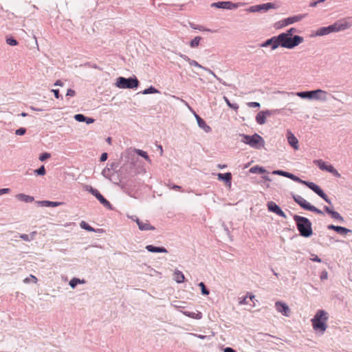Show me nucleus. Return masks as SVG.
Instances as JSON below:
<instances>
[{"label": "nucleus", "mask_w": 352, "mask_h": 352, "mask_svg": "<svg viewBox=\"0 0 352 352\" xmlns=\"http://www.w3.org/2000/svg\"><path fill=\"white\" fill-rule=\"evenodd\" d=\"M329 34L345 31L352 27V17H344L327 26Z\"/></svg>", "instance_id": "f257e3e1"}, {"label": "nucleus", "mask_w": 352, "mask_h": 352, "mask_svg": "<svg viewBox=\"0 0 352 352\" xmlns=\"http://www.w3.org/2000/svg\"><path fill=\"white\" fill-rule=\"evenodd\" d=\"M279 45L286 47L292 48L302 41V37L295 36L294 38L289 36V34H280L277 36Z\"/></svg>", "instance_id": "f03ea898"}, {"label": "nucleus", "mask_w": 352, "mask_h": 352, "mask_svg": "<svg viewBox=\"0 0 352 352\" xmlns=\"http://www.w3.org/2000/svg\"><path fill=\"white\" fill-rule=\"evenodd\" d=\"M241 136L242 138L241 141L243 143L250 145L252 148L258 149L264 146V140L263 138L257 133L251 136L242 134Z\"/></svg>", "instance_id": "7ed1b4c3"}, {"label": "nucleus", "mask_w": 352, "mask_h": 352, "mask_svg": "<svg viewBox=\"0 0 352 352\" xmlns=\"http://www.w3.org/2000/svg\"><path fill=\"white\" fill-rule=\"evenodd\" d=\"M327 318V313L323 310H319L314 318L311 320L314 328L320 329V330H326L327 328L326 324Z\"/></svg>", "instance_id": "20e7f679"}, {"label": "nucleus", "mask_w": 352, "mask_h": 352, "mask_svg": "<svg viewBox=\"0 0 352 352\" xmlns=\"http://www.w3.org/2000/svg\"><path fill=\"white\" fill-rule=\"evenodd\" d=\"M139 81L136 78H125L119 77L117 78L116 86L121 89H133L138 87Z\"/></svg>", "instance_id": "39448f33"}, {"label": "nucleus", "mask_w": 352, "mask_h": 352, "mask_svg": "<svg viewBox=\"0 0 352 352\" xmlns=\"http://www.w3.org/2000/svg\"><path fill=\"white\" fill-rule=\"evenodd\" d=\"M298 230L300 232V234L303 236H308V219L305 217L295 215L294 217Z\"/></svg>", "instance_id": "423d86ee"}, {"label": "nucleus", "mask_w": 352, "mask_h": 352, "mask_svg": "<svg viewBox=\"0 0 352 352\" xmlns=\"http://www.w3.org/2000/svg\"><path fill=\"white\" fill-rule=\"evenodd\" d=\"M313 163L316 164L322 170H325L327 172L332 173L334 176L336 177L340 176L338 170L331 164H328L322 160H314Z\"/></svg>", "instance_id": "0eeeda50"}, {"label": "nucleus", "mask_w": 352, "mask_h": 352, "mask_svg": "<svg viewBox=\"0 0 352 352\" xmlns=\"http://www.w3.org/2000/svg\"><path fill=\"white\" fill-rule=\"evenodd\" d=\"M329 94L322 89L309 91V100L318 101H326L328 99Z\"/></svg>", "instance_id": "6e6552de"}, {"label": "nucleus", "mask_w": 352, "mask_h": 352, "mask_svg": "<svg viewBox=\"0 0 352 352\" xmlns=\"http://www.w3.org/2000/svg\"><path fill=\"white\" fill-rule=\"evenodd\" d=\"M240 6H241V3H233L230 1H219V2H217V3H213L211 4V7L228 9V10L236 9L238 7H239Z\"/></svg>", "instance_id": "1a4fd4ad"}, {"label": "nucleus", "mask_w": 352, "mask_h": 352, "mask_svg": "<svg viewBox=\"0 0 352 352\" xmlns=\"http://www.w3.org/2000/svg\"><path fill=\"white\" fill-rule=\"evenodd\" d=\"M275 308L278 313H280L284 316L289 317L291 315V309H289V306L284 302H276Z\"/></svg>", "instance_id": "9d476101"}, {"label": "nucleus", "mask_w": 352, "mask_h": 352, "mask_svg": "<svg viewBox=\"0 0 352 352\" xmlns=\"http://www.w3.org/2000/svg\"><path fill=\"white\" fill-rule=\"evenodd\" d=\"M309 189L315 192L318 196L322 198L326 202L331 204V201L328 198L327 195L323 192V190L316 184L309 182Z\"/></svg>", "instance_id": "9b49d317"}, {"label": "nucleus", "mask_w": 352, "mask_h": 352, "mask_svg": "<svg viewBox=\"0 0 352 352\" xmlns=\"http://www.w3.org/2000/svg\"><path fill=\"white\" fill-rule=\"evenodd\" d=\"M90 192L94 195L97 199L105 207L111 208V205L109 201H107L100 193L96 190L91 188Z\"/></svg>", "instance_id": "f8f14e48"}, {"label": "nucleus", "mask_w": 352, "mask_h": 352, "mask_svg": "<svg viewBox=\"0 0 352 352\" xmlns=\"http://www.w3.org/2000/svg\"><path fill=\"white\" fill-rule=\"evenodd\" d=\"M327 228L329 230H333L336 232H337L338 234L346 236L349 233L352 232V230L350 229H348L344 227L339 226H334V225H329L327 226Z\"/></svg>", "instance_id": "ddd939ff"}, {"label": "nucleus", "mask_w": 352, "mask_h": 352, "mask_svg": "<svg viewBox=\"0 0 352 352\" xmlns=\"http://www.w3.org/2000/svg\"><path fill=\"white\" fill-rule=\"evenodd\" d=\"M268 210L272 211L276 214L285 217V214L284 212L280 208V207L276 204L274 202L270 201L267 204Z\"/></svg>", "instance_id": "4468645a"}, {"label": "nucleus", "mask_w": 352, "mask_h": 352, "mask_svg": "<svg viewBox=\"0 0 352 352\" xmlns=\"http://www.w3.org/2000/svg\"><path fill=\"white\" fill-rule=\"evenodd\" d=\"M271 114L270 111H261L257 113L256 121L259 124H263L266 122V116H270Z\"/></svg>", "instance_id": "2eb2a0df"}, {"label": "nucleus", "mask_w": 352, "mask_h": 352, "mask_svg": "<svg viewBox=\"0 0 352 352\" xmlns=\"http://www.w3.org/2000/svg\"><path fill=\"white\" fill-rule=\"evenodd\" d=\"M287 138L289 145L295 150H297L298 148V141L294 135L289 131L287 133Z\"/></svg>", "instance_id": "dca6fc26"}, {"label": "nucleus", "mask_w": 352, "mask_h": 352, "mask_svg": "<svg viewBox=\"0 0 352 352\" xmlns=\"http://www.w3.org/2000/svg\"><path fill=\"white\" fill-rule=\"evenodd\" d=\"M262 47L272 46V50H275L279 46V43L277 40V36H274L270 39L267 40L261 45Z\"/></svg>", "instance_id": "f3484780"}, {"label": "nucleus", "mask_w": 352, "mask_h": 352, "mask_svg": "<svg viewBox=\"0 0 352 352\" xmlns=\"http://www.w3.org/2000/svg\"><path fill=\"white\" fill-rule=\"evenodd\" d=\"M136 223L140 230H153L155 228L150 225L148 221H142L140 219L136 220Z\"/></svg>", "instance_id": "a211bd4d"}, {"label": "nucleus", "mask_w": 352, "mask_h": 352, "mask_svg": "<svg viewBox=\"0 0 352 352\" xmlns=\"http://www.w3.org/2000/svg\"><path fill=\"white\" fill-rule=\"evenodd\" d=\"M329 34L327 27H322L316 31H312L310 36H322Z\"/></svg>", "instance_id": "6ab92c4d"}, {"label": "nucleus", "mask_w": 352, "mask_h": 352, "mask_svg": "<svg viewBox=\"0 0 352 352\" xmlns=\"http://www.w3.org/2000/svg\"><path fill=\"white\" fill-rule=\"evenodd\" d=\"M302 19V16H294L292 17H288L287 19H285L281 21L283 26H286L289 24L294 23L295 22H297L300 21Z\"/></svg>", "instance_id": "aec40b11"}, {"label": "nucleus", "mask_w": 352, "mask_h": 352, "mask_svg": "<svg viewBox=\"0 0 352 352\" xmlns=\"http://www.w3.org/2000/svg\"><path fill=\"white\" fill-rule=\"evenodd\" d=\"M294 199L302 208L308 210V203L300 195H294Z\"/></svg>", "instance_id": "412c9836"}, {"label": "nucleus", "mask_w": 352, "mask_h": 352, "mask_svg": "<svg viewBox=\"0 0 352 352\" xmlns=\"http://www.w3.org/2000/svg\"><path fill=\"white\" fill-rule=\"evenodd\" d=\"M218 179L219 180H223L228 184V186H231V180H232V174L230 173H219L217 175Z\"/></svg>", "instance_id": "4be33fe9"}, {"label": "nucleus", "mask_w": 352, "mask_h": 352, "mask_svg": "<svg viewBox=\"0 0 352 352\" xmlns=\"http://www.w3.org/2000/svg\"><path fill=\"white\" fill-rule=\"evenodd\" d=\"M146 249L148 251V252H163V253H166L167 252V250L163 247L162 248H160V247H155L153 245H148L146 246Z\"/></svg>", "instance_id": "5701e85b"}, {"label": "nucleus", "mask_w": 352, "mask_h": 352, "mask_svg": "<svg viewBox=\"0 0 352 352\" xmlns=\"http://www.w3.org/2000/svg\"><path fill=\"white\" fill-rule=\"evenodd\" d=\"M255 298V296L254 295H250V296H245L243 298H241L239 300V305H248L249 303V300H252L253 302L252 307L255 306V302L254 301V299Z\"/></svg>", "instance_id": "b1692460"}, {"label": "nucleus", "mask_w": 352, "mask_h": 352, "mask_svg": "<svg viewBox=\"0 0 352 352\" xmlns=\"http://www.w3.org/2000/svg\"><path fill=\"white\" fill-rule=\"evenodd\" d=\"M174 280L178 283H182L184 281L185 277L184 274L179 270H175L174 272Z\"/></svg>", "instance_id": "393cba45"}, {"label": "nucleus", "mask_w": 352, "mask_h": 352, "mask_svg": "<svg viewBox=\"0 0 352 352\" xmlns=\"http://www.w3.org/2000/svg\"><path fill=\"white\" fill-rule=\"evenodd\" d=\"M16 197L19 200H21L22 201L27 202V203L32 202L34 201V197H30L29 195H25V194H23V193L16 195Z\"/></svg>", "instance_id": "a878e982"}, {"label": "nucleus", "mask_w": 352, "mask_h": 352, "mask_svg": "<svg viewBox=\"0 0 352 352\" xmlns=\"http://www.w3.org/2000/svg\"><path fill=\"white\" fill-rule=\"evenodd\" d=\"M41 204L43 206H51V207H56V206H60L62 204L61 202L50 201H43L41 202Z\"/></svg>", "instance_id": "bb28decb"}, {"label": "nucleus", "mask_w": 352, "mask_h": 352, "mask_svg": "<svg viewBox=\"0 0 352 352\" xmlns=\"http://www.w3.org/2000/svg\"><path fill=\"white\" fill-rule=\"evenodd\" d=\"M185 314L188 316H190L192 318L200 319L202 317V314L199 311L193 312V311H185Z\"/></svg>", "instance_id": "cd10ccee"}, {"label": "nucleus", "mask_w": 352, "mask_h": 352, "mask_svg": "<svg viewBox=\"0 0 352 352\" xmlns=\"http://www.w3.org/2000/svg\"><path fill=\"white\" fill-rule=\"evenodd\" d=\"M199 126L202 128L206 132H210L211 131V128L207 125L206 122L203 119H200L199 120Z\"/></svg>", "instance_id": "c85d7f7f"}, {"label": "nucleus", "mask_w": 352, "mask_h": 352, "mask_svg": "<svg viewBox=\"0 0 352 352\" xmlns=\"http://www.w3.org/2000/svg\"><path fill=\"white\" fill-rule=\"evenodd\" d=\"M260 8H261V10H268L270 9H274L276 8V6L274 3H263L262 5H260Z\"/></svg>", "instance_id": "c756f323"}, {"label": "nucleus", "mask_w": 352, "mask_h": 352, "mask_svg": "<svg viewBox=\"0 0 352 352\" xmlns=\"http://www.w3.org/2000/svg\"><path fill=\"white\" fill-rule=\"evenodd\" d=\"M331 216L332 218H333L334 219H336L337 221H338L340 223L344 222V218L336 211H333V212H331Z\"/></svg>", "instance_id": "7c9ffc66"}, {"label": "nucleus", "mask_w": 352, "mask_h": 352, "mask_svg": "<svg viewBox=\"0 0 352 352\" xmlns=\"http://www.w3.org/2000/svg\"><path fill=\"white\" fill-rule=\"evenodd\" d=\"M85 283V280H80L79 278H72L70 282H69V285L72 287V288H74L76 287V286L79 284V283Z\"/></svg>", "instance_id": "2f4dec72"}, {"label": "nucleus", "mask_w": 352, "mask_h": 352, "mask_svg": "<svg viewBox=\"0 0 352 352\" xmlns=\"http://www.w3.org/2000/svg\"><path fill=\"white\" fill-rule=\"evenodd\" d=\"M135 153L138 155L144 157L146 161L151 162V160H150L148 155H147L146 152H145V151H144L142 150H140V149H135Z\"/></svg>", "instance_id": "473e14b6"}, {"label": "nucleus", "mask_w": 352, "mask_h": 352, "mask_svg": "<svg viewBox=\"0 0 352 352\" xmlns=\"http://www.w3.org/2000/svg\"><path fill=\"white\" fill-rule=\"evenodd\" d=\"M250 172L252 173H264L265 172V170L262 167H258L257 166L252 167L250 169Z\"/></svg>", "instance_id": "72a5a7b5"}, {"label": "nucleus", "mask_w": 352, "mask_h": 352, "mask_svg": "<svg viewBox=\"0 0 352 352\" xmlns=\"http://www.w3.org/2000/svg\"><path fill=\"white\" fill-rule=\"evenodd\" d=\"M80 227L82 229H85L89 232H94L95 230L91 226H90L88 223H87L85 221H82L80 223Z\"/></svg>", "instance_id": "f704fd0d"}, {"label": "nucleus", "mask_w": 352, "mask_h": 352, "mask_svg": "<svg viewBox=\"0 0 352 352\" xmlns=\"http://www.w3.org/2000/svg\"><path fill=\"white\" fill-rule=\"evenodd\" d=\"M157 93H160L159 90H157V89H155V87H153L152 86H151L148 89H144L142 91L143 94H157Z\"/></svg>", "instance_id": "c9c22d12"}, {"label": "nucleus", "mask_w": 352, "mask_h": 352, "mask_svg": "<svg viewBox=\"0 0 352 352\" xmlns=\"http://www.w3.org/2000/svg\"><path fill=\"white\" fill-rule=\"evenodd\" d=\"M36 234L35 232H33L30 236L28 235V234H22L20 235V238L22 239L23 240L25 241H30L31 240H32L34 237V234Z\"/></svg>", "instance_id": "e433bc0d"}, {"label": "nucleus", "mask_w": 352, "mask_h": 352, "mask_svg": "<svg viewBox=\"0 0 352 352\" xmlns=\"http://www.w3.org/2000/svg\"><path fill=\"white\" fill-rule=\"evenodd\" d=\"M201 38L200 36H196L195 38H193L191 41H190V47H197L199 46V42L201 41Z\"/></svg>", "instance_id": "4c0bfd02"}, {"label": "nucleus", "mask_w": 352, "mask_h": 352, "mask_svg": "<svg viewBox=\"0 0 352 352\" xmlns=\"http://www.w3.org/2000/svg\"><path fill=\"white\" fill-rule=\"evenodd\" d=\"M287 177L289 178H291L293 180H295V181H298V182H302L303 184H305V185L308 186V182H306V181H302L301 179H300L298 177H297L296 176L291 174V173H287Z\"/></svg>", "instance_id": "58836bf2"}, {"label": "nucleus", "mask_w": 352, "mask_h": 352, "mask_svg": "<svg viewBox=\"0 0 352 352\" xmlns=\"http://www.w3.org/2000/svg\"><path fill=\"white\" fill-rule=\"evenodd\" d=\"M223 99L225 100V102H226V104L232 109H234V110H237L239 109V106L237 104H232L230 100L226 97L224 96L223 97Z\"/></svg>", "instance_id": "ea45409f"}, {"label": "nucleus", "mask_w": 352, "mask_h": 352, "mask_svg": "<svg viewBox=\"0 0 352 352\" xmlns=\"http://www.w3.org/2000/svg\"><path fill=\"white\" fill-rule=\"evenodd\" d=\"M190 27L195 30H198L199 31H210L209 29H207L202 25H197L193 23H190Z\"/></svg>", "instance_id": "a19ab883"}, {"label": "nucleus", "mask_w": 352, "mask_h": 352, "mask_svg": "<svg viewBox=\"0 0 352 352\" xmlns=\"http://www.w3.org/2000/svg\"><path fill=\"white\" fill-rule=\"evenodd\" d=\"M6 43L11 46H15L18 45L17 41L12 37L7 38Z\"/></svg>", "instance_id": "79ce46f5"}, {"label": "nucleus", "mask_w": 352, "mask_h": 352, "mask_svg": "<svg viewBox=\"0 0 352 352\" xmlns=\"http://www.w3.org/2000/svg\"><path fill=\"white\" fill-rule=\"evenodd\" d=\"M23 281L25 283H28L30 281H32L33 283H36L37 278L34 275H30V277H28V278H25Z\"/></svg>", "instance_id": "37998d69"}, {"label": "nucleus", "mask_w": 352, "mask_h": 352, "mask_svg": "<svg viewBox=\"0 0 352 352\" xmlns=\"http://www.w3.org/2000/svg\"><path fill=\"white\" fill-rule=\"evenodd\" d=\"M35 173L38 175H44L45 174V169L44 166H41L39 168L34 170Z\"/></svg>", "instance_id": "c03bdc74"}, {"label": "nucleus", "mask_w": 352, "mask_h": 352, "mask_svg": "<svg viewBox=\"0 0 352 352\" xmlns=\"http://www.w3.org/2000/svg\"><path fill=\"white\" fill-rule=\"evenodd\" d=\"M199 286L201 287V293L204 294V295H208L209 294V291L206 288V286L204 285V283H200L199 284Z\"/></svg>", "instance_id": "a18cd8bd"}, {"label": "nucleus", "mask_w": 352, "mask_h": 352, "mask_svg": "<svg viewBox=\"0 0 352 352\" xmlns=\"http://www.w3.org/2000/svg\"><path fill=\"white\" fill-rule=\"evenodd\" d=\"M320 278L321 280H324L328 278V272L325 270H322L320 275Z\"/></svg>", "instance_id": "49530a36"}, {"label": "nucleus", "mask_w": 352, "mask_h": 352, "mask_svg": "<svg viewBox=\"0 0 352 352\" xmlns=\"http://www.w3.org/2000/svg\"><path fill=\"white\" fill-rule=\"evenodd\" d=\"M74 118L78 122H85L86 120V117H85L82 114H76L74 116Z\"/></svg>", "instance_id": "de8ad7c7"}, {"label": "nucleus", "mask_w": 352, "mask_h": 352, "mask_svg": "<svg viewBox=\"0 0 352 352\" xmlns=\"http://www.w3.org/2000/svg\"><path fill=\"white\" fill-rule=\"evenodd\" d=\"M26 129L25 128H20L15 131V134L17 135H23L25 133Z\"/></svg>", "instance_id": "09e8293b"}, {"label": "nucleus", "mask_w": 352, "mask_h": 352, "mask_svg": "<svg viewBox=\"0 0 352 352\" xmlns=\"http://www.w3.org/2000/svg\"><path fill=\"white\" fill-rule=\"evenodd\" d=\"M248 10L252 12H258L261 10L260 5L252 6Z\"/></svg>", "instance_id": "8fccbe9b"}, {"label": "nucleus", "mask_w": 352, "mask_h": 352, "mask_svg": "<svg viewBox=\"0 0 352 352\" xmlns=\"http://www.w3.org/2000/svg\"><path fill=\"white\" fill-rule=\"evenodd\" d=\"M326 0H313L312 2L309 3V6L316 7L318 3H322Z\"/></svg>", "instance_id": "3c124183"}, {"label": "nucleus", "mask_w": 352, "mask_h": 352, "mask_svg": "<svg viewBox=\"0 0 352 352\" xmlns=\"http://www.w3.org/2000/svg\"><path fill=\"white\" fill-rule=\"evenodd\" d=\"M50 157V154L47 153H43L40 157L39 160L41 161H45V160Z\"/></svg>", "instance_id": "603ef678"}, {"label": "nucleus", "mask_w": 352, "mask_h": 352, "mask_svg": "<svg viewBox=\"0 0 352 352\" xmlns=\"http://www.w3.org/2000/svg\"><path fill=\"white\" fill-rule=\"evenodd\" d=\"M309 210H310V211L316 212H317V213H318V214H322V212L320 210L318 209V208H316L315 206H311V205H310V204H309Z\"/></svg>", "instance_id": "864d4df0"}, {"label": "nucleus", "mask_w": 352, "mask_h": 352, "mask_svg": "<svg viewBox=\"0 0 352 352\" xmlns=\"http://www.w3.org/2000/svg\"><path fill=\"white\" fill-rule=\"evenodd\" d=\"M248 107H252V108L259 107H260V104L258 102H248Z\"/></svg>", "instance_id": "5fc2aeb1"}, {"label": "nucleus", "mask_w": 352, "mask_h": 352, "mask_svg": "<svg viewBox=\"0 0 352 352\" xmlns=\"http://www.w3.org/2000/svg\"><path fill=\"white\" fill-rule=\"evenodd\" d=\"M67 96H71V97H73L76 95V92L74 89H69L67 91V94H66Z\"/></svg>", "instance_id": "6e6d98bb"}, {"label": "nucleus", "mask_w": 352, "mask_h": 352, "mask_svg": "<svg viewBox=\"0 0 352 352\" xmlns=\"http://www.w3.org/2000/svg\"><path fill=\"white\" fill-rule=\"evenodd\" d=\"M297 95L302 98H308V91H302L297 93Z\"/></svg>", "instance_id": "4d7b16f0"}, {"label": "nucleus", "mask_w": 352, "mask_h": 352, "mask_svg": "<svg viewBox=\"0 0 352 352\" xmlns=\"http://www.w3.org/2000/svg\"><path fill=\"white\" fill-rule=\"evenodd\" d=\"M309 259H311L312 261H314L319 262V263L321 262L320 258H319L318 256L314 255V254H311V257L309 258Z\"/></svg>", "instance_id": "13d9d810"}, {"label": "nucleus", "mask_w": 352, "mask_h": 352, "mask_svg": "<svg viewBox=\"0 0 352 352\" xmlns=\"http://www.w3.org/2000/svg\"><path fill=\"white\" fill-rule=\"evenodd\" d=\"M190 65L192 66H195V67H199V68H201V65H199L197 61L195 60H192L190 63Z\"/></svg>", "instance_id": "bf43d9fd"}, {"label": "nucleus", "mask_w": 352, "mask_h": 352, "mask_svg": "<svg viewBox=\"0 0 352 352\" xmlns=\"http://www.w3.org/2000/svg\"><path fill=\"white\" fill-rule=\"evenodd\" d=\"M10 191V188H2L0 189V195H2L6 193H8Z\"/></svg>", "instance_id": "052dcab7"}, {"label": "nucleus", "mask_w": 352, "mask_h": 352, "mask_svg": "<svg viewBox=\"0 0 352 352\" xmlns=\"http://www.w3.org/2000/svg\"><path fill=\"white\" fill-rule=\"evenodd\" d=\"M107 159V153H103L102 155H101V157H100V161L101 162H104L106 161Z\"/></svg>", "instance_id": "680f3d73"}, {"label": "nucleus", "mask_w": 352, "mask_h": 352, "mask_svg": "<svg viewBox=\"0 0 352 352\" xmlns=\"http://www.w3.org/2000/svg\"><path fill=\"white\" fill-rule=\"evenodd\" d=\"M52 91L54 92V96L56 98H59L60 94H59V90L58 89H52Z\"/></svg>", "instance_id": "e2e57ef3"}, {"label": "nucleus", "mask_w": 352, "mask_h": 352, "mask_svg": "<svg viewBox=\"0 0 352 352\" xmlns=\"http://www.w3.org/2000/svg\"><path fill=\"white\" fill-rule=\"evenodd\" d=\"M324 210L328 213L330 215L331 214V212H333L334 210H333L332 209H331L328 206H324Z\"/></svg>", "instance_id": "0e129e2a"}, {"label": "nucleus", "mask_w": 352, "mask_h": 352, "mask_svg": "<svg viewBox=\"0 0 352 352\" xmlns=\"http://www.w3.org/2000/svg\"><path fill=\"white\" fill-rule=\"evenodd\" d=\"M167 186H168L170 188H172V189H180V188H181V186H177V185H170V184H168Z\"/></svg>", "instance_id": "69168bd1"}, {"label": "nucleus", "mask_w": 352, "mask_h": 352, "mask_svg": "<svg viewBox=\"0 0 352 352\" xmlns=\"http://www.w3.org/2000/svg\"><path fill=\"white\" fill-rule=\"evenodd\" d=\"M276 174H278L280 175H283V176H287V172H284V171H282V170H277L276 172H274Z\"/></svg>", "instance_id": "338daca9"}, {"label": "nucleus", "mask_w": 352, "mask_h": 352, "mask_svg": "<svg viewBox=\"0 0 352 352\" xmlns=\"http://www.w3.org/2000/svg\"><path fill=\"white\" fill-rule=\"evenodd\" d=\"M224 352H236L233 349L230 347H226L224 351Z\"/></svg>", "instance_id": "774afa93"}]
</instances>
